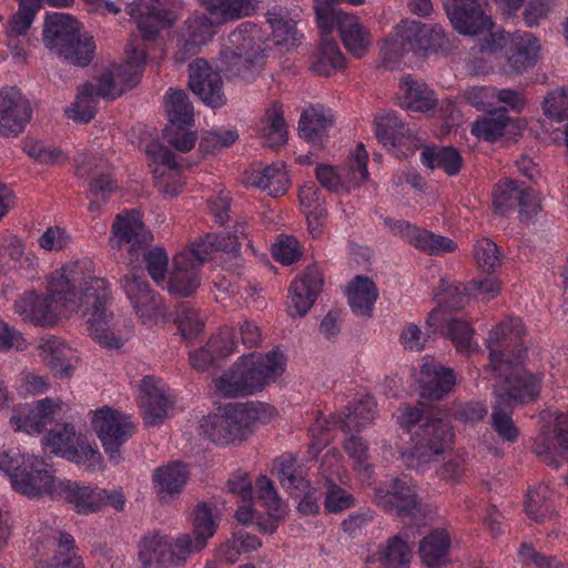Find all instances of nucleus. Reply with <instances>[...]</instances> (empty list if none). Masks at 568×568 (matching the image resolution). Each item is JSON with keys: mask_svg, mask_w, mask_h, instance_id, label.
<instances>
[{"mask_svg": "<svg viewBox=\"0 0 568 568\" xmlns=\"http://www.w3.org/2000/svg\"><path fill=\"white\" fill-rule=\"evenodd\" d=\"M113 296L108 281L94 275L88 262H74L51 275L47 295L33 291L14 303V312L24 322L38 326L54 325L62 313L82 311L92 338L106 348H120L123 338L110 310Z\"/></svg>", "mask_w": 568, "mask_h": 568, "instance_id": "obj_1", "label": "nucleus"}, {"mask_svg": "<svg viewBox=\"0 0 568 568\" xmlns=\"http://www.w3.org/2000/svg\"><path fill=\"white\" fill-rule=\"evenodd\" d=\"M398 424L412 435V446L402 454L406 465L412 468L433 462L454 439L449 423L434 417L422 403L415 407L405 406L398 416Z\"/></svg>", "mask_w": 568, "mask_h": 568, "instance_id": "obj_2", "label": "nucleus"}, {"mask_svg": "<svg viewBox=\"0 0 568 568\" xmlns=\"http://www.w3.org/2000/svg\"><path fill=\"white\" fill-rule=\"evenodd\" d=\"M283 353L271 351L264 356L248 355L215 379V387L224 397H243L262 390L284 371Z\"/></svg>", "mask_w": 568, "mask_h": 568, "instance_id": "obj_3", "label": "nucleus"}, {"mask_svg": "<svg viewBox=\"0 0 568 568\" xmlns=\"http://www.w3.org/2000/svg\"><path fill=\"white\" fill-rule=\"evenodd\" d=\"M43 43L67 62L87 67L94 57L93 37L81 31V23L64 13L48 16L43 26Z\"/></svg>", "mask_w": 568, "mask_h": 568, "instance_id": "obj_4", "label": "nucleus"}, {"mask_svg": "<svg viewBox=\"0 0 568 568\" xmlns=\"http://www.w3.org/2000/svg\"><path fill=\"white\" fill-rule=\"evenodd\" d=\"M230 48L224 51L226 71L231 77L251 82L262 71L266 45L255 27L242 24L229 36Z\"/></svg>", "mask_w": 568, "mask_h": 568, "instance_id": "obj_5", "label": "nucleus"}, {"mask_svg": "<svg viewBox=\"0 0 568 568\" xmlns=\"http://www.w3.org/2000/svg\"><path fill=\"white\" fill-rule=\"evenodd\" d=\"M256 419L255 409L245 404H230L222 414L202 418L200 428L204 436L219 445L242 442L252 434Z\"/></svg>", "mask_w": 568, "mask_h": 568, "instance_id": "obj_6", "label": "nucleus"}, {"mask_svg": "<svg viewBox=\"0 0 568 568\" xmlns=\"http://www.w3.org/2000/svg\"><path fill=\"white\" fill-rule=\"evenodd\" d=\"M119 285L143 324L153 325L164 316L161 297L150 287L140 266L128 270L120 277Z\"/></svg>", "mask_w": 568, "mask_h": 568, "instance_id": "obj_7", "label": "nucleus"}, {"mask_svg": "<svg viewBox=\"0 0 568 568\" xmlns=\"http://www.w3.org/2000/svg\"><path fill=\"white\" fill-rule=\"evenodd\" d=\"M315 13L320 29L332 30L336 26L345 48L355 57H363L369 45V34L356 17L333 8L328 1L317 4Z\"/></svg>", "mask_w": 568, "mask_h": 568, "instance_id": "obj_8", "label": "nucleus"}, {"mask_svg": "<svg viewBox=\"0 0 568 568\" xmlns=\"http://www.w3.org/2000/svg\"><path fill=\"white\" fill-rule=\"evenodd\" d=\"M59 481L43 458L22 455L20 468L12 474L11 485L16 491L30 498L42 495L57 497Z\"/></svg>", "mask_w": 568, "mask_h": 568, "instance_id": "obj_9", "label": "nucleus"}, {"mask_svg": "<svg viewBox=\"0 0 568 568\" xmlns=\"http://www.w3.org/2000/svg\"><path fill=\"white\" fill-rule=\"evenodd\" d=\"M92 427L110 459L119 463L121 459L120 448L132 437L134 432V424L130 417L104 406L94 412Z\"/></svg>", "mask_w": 568, "mask_h": 568, "instance_id": "obj_10", "label": "nucleus"}, {"mask_svg": "<svg viewBox=\"0 0 568 568\" xmlns=\"http://www.w3.org/2000/svg\"><path fill=\"white\" fill-rule=\"evenodd\" d=\"M511 365L503 374L491 373L499 382L494 386V399L515 408L536 400L540 394V379L531 373Z\"/></svg>", "mask_w": 568, "mask_h": 568, "instance_id": "obj_11", "label": "nucleus"}, {"mask_svg": "<svg viewBox=\"0 0 568 568\" xmlns=\"http://www.w3.org/2000/svg\"><path fill=\"white\" fill-rule=\"evenodd\" d=\"M520 333L521 321L514 317L501 322L489 332L487 348L489 349L490 364L486 366V371L503 374L511 365L524 364L526 357L525 349H520L516 355H511L508 349L514 337L518 338Z\"/></svg>", "mask_w": 568, "mask_h": 568, "instance_id": "obj_12", "label": "nucleus"}, {"mask_svg": "<svg viewBox=\"0 0 568 568\" xmlns=\"http://www.w3.org/2000/svg\"><path fill=\"white\" fill-rule=\"evenodd\" d=\"M374 501L385 511L420 520L422 508L415 489L405 480L393 478L373 488Z\"/></svg>", "mask_w": 568, "mask_h": 568, "instance_id": "obj_13", "label": "nucleus"}, {"mask_svg": "<svg viewBox=\"0 0 568 568\" xmlns=\"http://www.w3.org/2000/svg\"><path fill=\"white\" fill-rule=\"evenodd\" d=\"M152 241L153 235L146 230L139 211H124L115 216L110 237L112 247L121 248L124 243L130 244V254L139 258L140 250L150 246Z\"/></svg>", "mask_w": 568, "mask_h": 568, "instance_id": "obj_14", "label": "nucleus"}, {"mask_svg": "<svg viewBox=\"0 0 568 568\" xmlns=\"http://www.w3.org/2000/svg\"><path fill=\"white\" fill-rule=\"evenodd\" d=\"M32 118L30 101L14 87L0 91V134L14 138L24 131Z\"/></svg>", "mask_w": 568, "mask_h": 568, "instance_id": "obj_15", "label": "nucleus"}, {"mask_svg": "<svg viewBox=\"0 0 568 568\" xmlns=\"http://www.w3.org/2000/svg\"><path fill=\"white\" fill-rule=\"evenodd\" d=\"M397 37L405 51L437 52L446 43L444 30L438 24L404 20L397 27Z\"/></svg>", "mask_w": 568, "mask_h": 568, "instance_id": "obj_16", "label": "nucleus"}, {"mask_svg": "<svg viewBox=\"0 0 568 568\" xmlns=\"http://www.w3.org/2000/svg\"><path fill=\"white\" fill-rule=\"evenodd\" d=\"M189 87L207 105L220 108L226 103L223 81L204 59H195L189 65Z\"/></svg>", "mask_w": 568, "mask_h": 568, "instance_id": "obj_17", "label": "nucleus"}, {"mask_svg": "<svg viewBox=\"0 0 568 568\" xmlns=\"http://www.w3.org/2000/svg\"><path fill=\"white\" fill-rule=\"evenodd\" d=\"M219 520V513L213 507L206 501L197 503L193 510V534L179 537L175 549L183 555L201 551L214 536Z\"/></svg>", "mask_w": 568, "mask_h": 568, "instance_id": "obj_18", "label": "nucleus"}, {"mask_svg": "<svg viewBox=\"0 0 568 568\" xmlns=\"http://www.w3.org/2000/svg\"><path fill=\"white\" fill-rule=\"evenodd\" d=\"M485 0H453L446 4V12L453 27L462 34H478L490 31L493 21L483 9Z\"/></svg>", "mask_w": 568, "mask_h": 568, "instance_id": "obj_19", "label": "nucleus"}, {"mask_svg": "<svg viewBox=\"0 0 568 568\" xmlns=\"http://www.w3.org/2000/svg\"><path fill=\"white\" fill-rule=\"evenodd\" d=\"M417 383L420 388V398L440 400L453 392L456 385V375L453 368L445 367L430 357H425Z\"/></svg>", "mask_w": 568, "mask_h": 568, "instance_id": "obj_20", "label": "nucleus"}, {"mask_svg": "<svg viewBox=\"0 0 568 568\" xmlns=\"http://www.w3.org/2000/svg\"><path fill=\"white\" fill-rule=\"evenodd\" d=\"M128 9L129 13L136 18L144 41H153L160 29L172 23V12L161 8L160 0H138L128 6Z\"/></svg>", "mask_w": 568, "mask_h": 568, "instance_id": "obj_21", "label": "nucleus"}, {"mask_svg": "<svg viewBox=\"0 0 568 568\" xmlns=\"http://www.w3.org/2000/svg\"><path fill=\"white\" fill-rule=\"evenodd\" d=\"M323 275L316 268H308L305 274L291 285L287 312L292 317L304 316L315 303L322 290Z\"/></svg>", "mask_w": 568, "mask_h": 568, "instance_id": "obj_22", "label": "nucleus"}, {"mask_svg": "<svg viewBox=\"0 0 568 568\" xmlns=\"http://www.w3.org/2000/svg\"><path fill=\"white\" fill-rule=\"evenodd\" d=\"M392 230L403 236L408 243L420 251L430 255H442L444 253L454 252L457 247L456 243L442 235L434 234L426 230L418 229L404 221H395L390 225Z\"/></svg>", "mask_w": 568, "mask_h": 568, "instance_id": "obj_23", "label": "nucleus"}, {"mask_svg": "<svg viewBox=\"0 0 568 568\" xmlns=\"http://www.w3.org/2000/svg\"><path fill=\"white\" fill-rule=\"evenodd\" d=\"M471 296L468 290V284L462 282L448 283L445 278L440 280L439 292L436 297H439L437 307H435L427 316L426 325L428 328L436 331L438 322L445 315V311H459L468 303Z\"/></svg>", "mask_w": 568, "mask_h": 568, "instance_id": "obj_24", "label": "nucleus"}, {"mask_svg": "<svg viewBox=\"0 0 568 568\" xmlns=\"http://www.w3.org/2000/svg\"><path fill=\"white\" fill-rule=\"evenodd\" d=\"M140 406L145 425L154 426L166 417L169 400L160 383L152 376L143 378L141 384Z\"/></svg>", "mask_w": 568, "mask_h": 568, "instance_id": "obj_25", "label": "nucleus"}, {"mask_svg": "<svg viewBox=\"0 0 568 568\" xmlns=\"http://www.w3.org/2000/svg\"><path fill=\"white\" fill-rule=\"evenodd\" d=\"M199 270L200 265L189 260V255L178 253L173 258L169 292L179 297L190 296L200 285Z\"/></svg>", "mask_w": 568, "mask_h": 568, "instance_id": "obj_26", "label": "nucleus"}, {"mask_svg": "<svg viewBox=\"0 0 568 568\" xmlns=\"http://www.w3.org/2000/svg\"><path fill=\"white\" fill-rule=\"evenodd\" d=\"M335 116L323 104L310 105L298 121L300 136L314 144L320 143L326 129L334 124Z\"/></svg>", "mask_w": 568, "mask_h": 568, "instance_id": "obj_27", "label": "nucleus"}, {"mask_svg": "<svg viewBox=\"0 0 568 568\" xmlns=\"http://www.w3.org/2000/svg\"><path fill=\"white\" fill-rule=\"evenodd\" d=\"M376 138L386 148H396L410 141L413 130L402 121L396 112H386L375 119Z\"/></svg>", "mask_w": 568, "mask_h": 568, "instance_id": "obj_28", "label": "nucleus"}, {"mask_svg": "<svg viewBox=\"0 0 568 568\" xmlns=\"http://www.w3.org/2000/svg\"><path fill=\"white\" fill-rule=\"evenodd\" d=\"M376 403L373 397H365L354 406L346 408L337 416H333L335 425H338L344 433L361 432L371 425L375 419Z\"/></svg>", "mask_w": 568, "mask_h": 568, "instance_id": "obj_29", "label": "nucleus"}, {"mask_svg": "<svg viewBox=\"0 0 568 568\" xmlns=\"http://www.w3.org/2000/svg\"><path fill=\"white\" fill-rule=\"evenodd\" d=\"M100 494L98 488L80 486L75 481L58 483L57 496H64V499L73 505L79 514H91L99 510Z\"/></svg>", "mask_w": 568, "mask_h": 568, "instance_id": "obj_30", "label": "nucleus"}, {"mask_svg": "<svg viewBox=\"0 0 568 568\" xmlns=\"http://www.w3.org/2000/svg\"><path fill=\"white\" fill-rule=\"evenodd\" d=\"M347 295L349 306L356 315L371 316L378 290L369 277L357 275L349 283Z\"/></svg>", "mask_w": 568, "mask_h": 568, "instance_id": "obj_31", "label": "nucleus"}, {"mask_svg": "<svg viewBox=\"0 0 568 568\" xmlns=\"http://www.w3.org/2000/svg\"><path fill=\"white\" fill-rule=\"evenodd\" d=\"M174 552L166 536L152 532L141 540L139 558L144 568L159 567L173 560Z\"/></svg>", "mask_w": 568, "mask_h": 568, "instance_id": "obj_32", "label": "nucleus"}, {"mask_svg": "<svg viewBox=\"0 0 568 568\" xmlns=\"http://www.w3.org/2000/svg\"><path fill=\"white\" fill-rule=\"evenodd\" d=\"M55 405L50 398L41 399L37 403L36 407L28 410L24 416L16 415L10 418L11 425L16 426L18 430L41 433L47 425L51 424L55 415Z\"/></svg>", "mask_w": 568, "mask_h": 568, "instance_id": "obj_33", "label": "nucleus"}, {"mask_svg": "<svg viewBox=\"0 0 568 568\" xmlns=\"http://www.w3.org/2000/svg\"><path fill=\"white\" fill-rule=\"evenodd\" d=\"M321 30L322 36L318 52L312 68L317 74L328 77L331 75L332 70L344 68L345 58L342 54L337 42L332 38V30Z\"/></svg>", "mask_w": 568, "mask_h": 568, "instance_id": "obj_34", "label": "nucleus"}, {"mask_svg": "<svg viewBox=\"0 0 568 568\" xmlns=\"http://www.w3.org/2000/svg\"><path fill=\"white\" fill-rule=\"evenodd\" d=\"M439 324H444L442 334L452 341L458 353L470 354L478 351V344L474 339L475 329L469 322L459 317L442 316Z\"/></svg>", "mask_w": 568, "mask_h": 568, "instance_id": "obj_35", "label": "nucleus"}, {"mask_svg": "<svg viewBox=\"0 0 568 568\" xmlns=\"http://www.w3.org/2000/svg\"><path fill=\"white\" fill-rule=\"evenodd\" d=\"M274 41L276 44L294 45L297 40L296 20L287 9L274 6L265 13Z\"/></svg>", "mask_w": 568, "mask_h": 568, "instance_id": "obj_36", "label": "nucleus"}, {"mask_svg": "<svg viewBox=\"0 0 568 568\" xmlns=\"http://www.w3.org/2000/svg\"><path fill=\"white\" fill-rule=\"evenodd\" d=\"M233 353V343L229 336H212L202 347L190 354L191 366L197 371H205L214 365L216 359L225 358Z\"/></svg>", "mask_w": 568, "mask_h": 568, "instance_id": "obj_37", "label": "nucleus"}, {"mask_svg": "<svg viewBox=\"0 0 568 568\" xmlns=\"http://www.w3.org/2000/svg\"><path fill=\"white\" fill-rule=\"evenodd\" d=\"M505 108H497L485 111L471 126V133L485 141H496L505 132L506 126L510 123V118Z\"/></svg>", "mask_w": 568, "mask_h": 568, "instance_id": "obj_38", "label": "nucleus"}, {"mask_svg": "<svg viewBox=\"0 0 568 568\" xmlns=\"http://www.w3.org/2000/svg\"><path fill=\"white\" fill-rule=\"evenodd\" d=\"M165 110L169 125L186 128L193 124V104L184 90L170 89L166 93Z\"/></svg>", "mask_w": 568, "mask_h": 568, "instance_id": "obj_39", "label": "nucleus"}, {"mask_svg": "<svg viewBox=\"0 0 568 568\" xmlns=\"http://www.w3.org/2000/svg\"><path fill=\"white\" fill-rule=\"evenodd\" d=\"M422 163L430 169H443L448 175L460 171L463 159L458 150L453 146H426L420 153Z\"/></svg>", "mask_w": 568, "mask_h": 568, "instance_id": "obj_40", "label": "nucleus"}, {"mask_svg": "<svg viewBox=\"0 0 568 568\" xmlns=\"http://www.w3.org/2000/svg\"><path fill=\"white\" fill-rule=\"evenodd\" d=\"M540 45L532 36H526L515 45L511 54L508 57L506 73L519 74L532 68L538 60Z\"/></svg>", "mask_w": 568, "mask_h": 568, "instance_id": "obj_41", "label": "nucleus"}, {"mask_svg": "<svg viewBox=\"0 0 568 568\" xmlns=\"http://www.w3.org/2000/svg\"><path fill=\"white\" fill-rule=\"evenodd\" d=\"M262 135L270 148H277L287 141V125L280 102L275 101L266 110Z\"/></svg>", "mask_w": 568, "mask_h": 568, "instance_id": "obj_42", "label": "nucleus"}, {"mask_svg": "<svg viewBox=\"0 0 568 568\" xmlns=\"http://www.w3.org/2000/svg\"><path fill=\"white\" fill-rule=\"evenodd\" d=\"M404 101L402 106L417 112H425L436 105L434 92L424 83L406 78L402 83Z\"/></svg>", "mask_w": 568, "mask_h": 568, "instance_id": "obj_43", "label": "nucleus"}, {"mask_svg": "<svg viewBox=\"0 0 568 568\" xmlns=\"http://www.w3.org/2000/svg\"><path fill=\"white\" fill-rule=\"evenodd\" d=\"M189 473L181 463H173L159 467L153 476L154 483L159 486L161 499L165 495L179 494L187 480Z\"/></svg>", "mask_w": 568, "mask_h": 568, "instance_id": "obj_44", "label": "nucleus"}, {"mask_svg": "<svg viewBox=\"0 0 568 568\" xmlns=\"http://www.w3.org/2000/svg\"><path fill=\"white\" fill-rule=\"evenodd\" d=\"M287 182L286 173L274 165L266 166L262 171L255 172L248 181L252 186L262 189L274 197L286 192Z\"/></svg>", "mask_w": 568, "mask_h": 568, "instance_id": "obj_45", "label": "nucleus"}, {"mask_svg": "<svg viewBox=\"0 0 568 568\" xmlns=\"http://www.w3.org/2000/svg\"><path fill=\"white\" fill-rule=\"evenodd\" d=\"M382 568H408L412 552L407 544L399 536H394L387 540L376 554Z\"/></svg>", "mask_w": 568, "mask_h": 568, "instance_id": "obj_46", "label": "nucleus"}, {"mask_svg": "<svg viewBox=\"0 0 568 568\" xmlns=\"http://www.w3.org/2000/svg\"><path fill=\"white\" fill-rule=\"evenodd\" d=\"M474 258L477 268L491 275L501 267V253L498 245L488 237L478 240L474 246Z\"/></svg>", "mask_w": 568, "mask_h": 568, "instance_id": "obj_47", "label": "nucleus"}, {"mask_svg": "<svg viewBox=\"0 0 568 568\" xmlns=\"http://www.w3.org/2000/svg\"><path fill=\"white\" fill-rule=\"evenodd\" d=\"M131 53L128 62L121 65L115 73L122 94L140 82L145 62L144 50L132 48Z\"/></svg>", "mask_w": 568, "mask_h": 568, "instance_id": "obj_48", "label": "nucleus"}, {"mask_svg": "<svg viewBox=\"0 0 568 568\" xmlns=\"http://www.w3.org/2000/svg\"><path fill=\"white\" fill-rule=\"evenodd\" d=\"M174 323L186 341L194 339L204 328V318L189 303H180L176 306Z\"/></svg>", "mask_w": 568, "mask_h": 568, "instance_id": "obj_49", "label": "nucleus"}, {"mask_svg": "<svg viewBox=\"0 0 568 568\" xmlns=\"http://www.w3.org/2000/svg\"><path fill=\"white\" fill-rule=\"evenodd\" d=\"M449 547L448 534L444 529H436L419 544V552L427 566H435L446 556Z\"/></svg>", "mask_w": 568, "mask_h": 568, "instance_id": "obj_50", "label": "nucleus"}, {"mask_svg": "<svg viewBox=\"0 0 568 568\" xmlns=\"http://www.w3.org/2000/svg\"><path fill=\"white\" fill-rule=\"evenodd\" d=\"M491 409V425L495 432L507 442H516L518 429L511 418L514 408L508 406V404L494 399Z\"/></svg>", "mask_w": 568, "mask_h": 568, "instance_id": "obj_51", "label": "nucleus"}, {"mask_svg": "<svg viewBox=\"0 0 568 568\" xmlns=\"http://www.w3.org/2000/svg\"><path fill=\"white\" fill-rule=\"evenodd\" d=\"M43 359L57 377L68 378L72 375V365L67 357L68 348L55 341L41 345Z\"/></svg>", "mask_w": 568, "mask_h": 568, "instance_id": "obj_52", "label": "nucleus"}, {"mask_svg": "<svg viewBox=\"0 0 568 568\" xmlns=\"http://www.w3.org/2000/svg\"><path fill=\"white\" fill-rule=\"evenodd\" d=\"M94 105V84L84 83L77 95V100L72 106L67 110L68 116L81 123H88L95 115Z\"/></svg>", "mask_w": 568, "mask_h": 568, "instance_id": "obj_53", "label": "nucleus"}, {"mask_svg": "<svg viewBox=\"0 0 568 568\" xmlns=\"http://www.w3.org/2000/svg\"><path fill=\"white\" fill-rule=\"evenodd\" d=\"M80 440L73 426L63 425L49 432L44 437V445L51 448V453L61 454L62 457L68 458V452L73 450Z\"/></svg>", "mask_w": 568, "mask_h": 568, "instance_id": "obj_54", "label": "nucleus"}, {"mask_svg": "<svg viewBox=\"0 0 568 568\" xmlns=\"http://www.w3.org/2000/svg\"><path fill=\"white\" fill-rule=\"evenodd\" d=\"M523 565H534L536 568H568V560L538 551L529 542H523L518 549Z\"/></svg>", "mask_w": 568, "mask_h": 568, "instance_id": "obj_55", "label": "nucleus"}, {"mask_svg": "<svg viewBox=\"0 0 568 568\" xmlns=\"http://www.w3.org/2000/svg\"><path fill=\"white\" fill-rule=\"evenodd\" d=\"M519 189L520 184L514 180H506L497 185L493 204L498 214L504 215L517 206V200L520 199Z\"/></svg>", "mask_w": 568, "mask_h": 568, "instance_id": "obj_56", "label": "nucleus"}, {"mask_svg": "<svg viewBox=\"0 0 568 568\" xmlns=\"http://www.w3.org/2000/svg\"><path fill=\"white\" fill-rule=\"evenodd\" d=\"M140 255L143 256L148 273L153 281L156 283L164 281L169 265V257L164 248L159 246L149 248L148 246L144 250H140Z\"/></svg>", "mask_w": 568, "mask_h": 568, "instance_id": "obj_57", "label": "nucleus"}, {"mask_svg": "<svg viewBox=\"0 0 568 568\" xmlns=\"http://www.w3.org/2000/svg\"><path fill=\"white\" fill-rule=\"evenodd\" d=\"M544 113L556 122L568 119V93L565 90L549 93L542 103Z\"/></svg>", "mask_w": 568, "mask_h": 568, "instance_id": "obj_58", "label": "nucleus"}, {"mask_svg": "<svg viewBox=\"0 0 568 568\" xmlns=\"http://www.w3.org/2000/svg\"><path fill=\"white\" fill-rule=\"evenodd\" d=\"M237 139L239 134L234 130L210 131L201 139L199 150L203 153H214L232 145Z\"/></svg>", "mask_w": 568, "mask_h": 568, "instance_id": "obj_59", "label": "nucleus"}, {"mask_svg": "<svg viewBox=\"0 0 568 568\" xmlns=\"http://www.w3.org/2000/svg\"><path fill=\"white\" fill-rule=\"evenodd\" d=\"M28 155L42 164H60L67 161L61 149L48 146L42 142H31L24 148Z\"/></svg>", "mask_w": 568, "mask_h": 568, "instance_id": "obj_60", "label": "nucleus"}, {"mask_svg": "<svg viewBox=\"0 0 568 568\" xmlns=\"http://www.w3.org/2000/svg\"><path fill=\"white\" fill-rule=\"evenodd\" d=\"M354 505V497L332 480L327 481L324 506L328 513H339Z\"/></svg>", "mask_w": 568, "mask_h": 568, "instance_id": "obj_61", "label": "nucleus"}, {"mask_svg": "<svg viewBox=\"0 0 568 568\" xmlns=\"http://www.w3.org/2000/svg\"><path fill=\"white\" fill-rule=\"evenodd\" d=\"M547 493L548 487L545 485H539L527 493L525 510L536 521H540L548 511V506L546 505Z\"/></svg>", "mask_w": 568, "mask_h": 568, "instance_id": "obj_62", "label": "nucleus"}, {"mask_svg": "<svg viewBox=\"0 0 568 568\" xmlns=\"http://www.w3.org/2000/svg\"><path fill=\"white\" fill-rule=\"evenodd\" d=\"M185 128H178L166 125L163 129L164 140L175 150L182 153L191 151L196 143V134L184 130Z\"/></svg>", "mask_w": 568, "mask_h": 568, "instance_id": "obj_63", "label": "nucleus"}, {"mask_svg": "<svg viewBox=\"0 0 568 568\" xmlns=\"http://www.w3.org/2000/svg\"><path fill=\"white\" fill-rule=\"evenodd\" d=\"M343 448L347 453V455L354 460L355 467L359 471L367 470L369 468L368 446L362 437L351 435L347 439L344 440Z\"/></svg>", "mask_w": 568, "mask_h": 568, "instance_id": "obj_64", "label": "nucleus"}]
</instances>
